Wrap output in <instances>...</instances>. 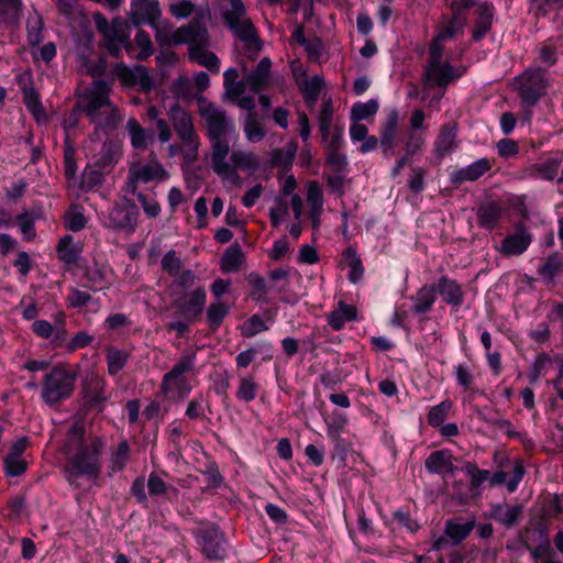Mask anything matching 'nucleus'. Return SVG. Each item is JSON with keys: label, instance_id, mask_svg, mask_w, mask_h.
Listing matches in <instances>:
<instances>
[{"label": "nucleus", "instance_id": "a878e982", "mask_svg": "<svg viewBox=\"0 0 563 563\" xmlns=\"http://www.w3.org/2000/svg\"><path fill=\"white\" fill-rule=\"evenodd\" d=\"M562 162L563 155L556 154L549 157L544 162L531 165L529 168V174L533 177L552 180L558 176Z\"/></svg>", "mask_w": 563, "mask_h": 563}, {"label": "nucleus", "instance_id": "ea45409f", "mask_svg": "<svg viewBox=\"0 0 563 563\" xmlns=\"http://www.w3.org/2000/svg\"><path fill=\"white\" fill-rule=\"evenodd\" d=\"M228 314L229 307L224 302L220 300L211 302L206 310V320L209 328L213 331L219 329Z\"/></svg>", "mask_w": 563, "mask_h": 563}, {"label": "nucleus", "instance_id": "f3484780", "mask_svg": "<svg viewBox=\"0 0 563 563\" xmlns=\"http://www.w3.org/2000/svg\"><path fill=\"white\" fill-rule=\"evenodd\" d=\"M398 122V112L391 111L382 126L379 143L383 150V154L386 157L393 156L395 154Z\"/></svg>", "mask_w": 563, "mask_h": 563}, {"label": "nucleus", "instance_id": "423d86ee", "mask_svg": "<svg viewBox=\"0 0 563 563\" xmlns=\"http://www.w3.org/2000/svg\"><path fill=\"white\" fill-rule=\"evenodd\" d=\"M93 21L97 31L101 35V45L107 52L115 58H119L122 49L131 55L133 45L130 41V26L121 18L113 19L109 22L102 14L96 13Z\"/></svg>", "mask_w": 563, "mask_h": 563}, {"label": "nucleus", "instance_id": "9d476101", "mask_svg": "<svg viewBox=\"0 0 563 563\" xmlns=\"http://www.w3.org/2000/svg\"><path fill=\"white\" fill-rule=\"evenodd\" d=\"M207 301V292L203 286H198L189 292H184L183 296L173 301V307L177 309L178 313L187 321H195L205 310Z\"/></svg>", "mask_w": 563, "mask_h": 563}, {"label": "nucleus", "instance_id": "bf43d9fd", "mask_svg": "<svg viewBox=\"0 0 563 563\" xmlns=\"http://www.w3.org/2000/svg\"><path fill=\"white\" fill-rule=\"evenodd\" d=\"M404 151L406 156L412 157L415 154H417L421 147L424 144V139L420 133H417L415 131H409L406 133L404 140Z\"/></svg>", "mask_w": 563, "mask_h": 563}, {"label": "nucleus", "instance_id": "a18cd8bd", "mask_svg": "<svg viewBox=\"0 0 563 563\" xmlns=\"http://www.w3.org/2000/svg\"><path fill=\"white\" fill-rule=\"evenodd\" d=\"M27 43L36 46L43 41V19L35 11L30 13L26 20Z\"/></svg>", "mask_w": 563, "mask_h": 563}, {"label": "nucleus", "instance_id": "0eeeda50", "mask_svg": "<svg viewBox=\"0 0 563 563\" xmlns=\"http://www.w3.org/2000/svg\"><path fill=\"white\" fill-rule=\"evenodd\" d=\"M77 373L66 366L57 365L47 373L42 383V400L49 405H56L69 398L75 389Z\"/></svg>", "mask_w": 563, "mask_h": 563}, {"label": "nucleus", "instance_id": "bb28decb", "mask_svg": "<svg viewBox=\"0 0 563 563\" xmlns=\"http://www.w3.org/2000/svg\"><path fill=\"white\" fill-rule=\"evenodd\" d=\"M323 86L324 80L319 75H316L311 78H305L298 82V87L302 93L303 100L310 109L314 107Z\"/></svg>", "mask_w": 563, "mask_h": 563}, {"label": "nucleus", "instance_id": "69168bd1", "mask_svg": "<svg viewBox=\"0 0 563 563\" xmlns=\"http://www.w3.org/2000/svg\"><path fill=\"white\" fill-rule=\"evenodd\" d=\"M136 197L145 214L150 218H156L161 213V206L154 197L136 191Z\"/></svg>", "mask_w": 563, "mask_h": 563}, {"label": "nucleus", "instance_id": "3c124183", "mask_svg": "<svg viewBox=\"0 0 563 563\" xmlns=\"http://www.w3.org/2000/svg\"><path fill=\"white\" fill-rule=\"evenodd\" d=\"M563 264L558 254L550 255L545 258V261L539 266L538 274L542 279L547 282H552L553 278L562 271Z\"/></svg>", "mask_w": 563, "mask_h": 563}, {"label": "nucleus", "instance_id": "8fccbe9b", "mask_svg": "<svg viewBox=\"0 0 563 563\" xmlns=\"http://www.w3.org/2000/svg\"><path fill=\"white\" fill-rule=\"evenodd\" d=\"M456 137V126L445 124L442 126L441 132L435 142L437 152L440 155L448 153L454 147Z\"/></svg>", "mask_w": 563, "mask_h": 563}, {"label": "nucleus", "instance_id": "f8f14e48", "mask_svg": "<svg viewBox=\"0 0 563 563\" xmlns=\"http://www.w3.org/2000/svg\"><path fill=\"white\" fill-rule=\"evenodd\" d=\"M139 218L135 205H114L108 212L107 227L125 232H134Z\"/></svg>", "mask_w": 563, "mask_h": 563}, {"label": "nucleus", "instance_id": "6ab92c4d", "mask_svg": "<svg viewBox=\"0 0 563 563\" xmlns=\"http://www.w3.org/2000/svg\"><path fill=\"white\" fill-rule=\"evenodd\" d=\"M435 290L448 305L460 307L464 301L462 286L455 279L448 276L439 278Z\"/></svg>", "mask_w": 563, "mask_h": 563}, {"label": "nucleus", "instance_id": "c85d7f7f", "mask_svg": "<svg viewBox=\"0 0 563 563\" xmlns=\"http://www.w3.org/2000/svg\"><path fill=\"white\" fill-rule=\"evenodd\" d=\"M494 8L488 4H482L477 9V20L472 32L474 41H481L492 29Z\"/></svg>", "mask_w": 563, "mask_h": 563}, {"label": "nucleus", "instance_id": "473e14b6", "mask_svg": "<svg viewBox=\"0 0 563 563\" xmlns=\"http://www.w3.org/2000/svg\"><path fill=\"white\" fill-rule=\"evenodd\" d=\"M56 252L59 261L70 265L79 258L81 247L75 243L71 235H65L58 241Z\"/></svg>", "mask_w": 563, "mask_h": 563}, {"label": "nucleus", "instance_id": "ddd939ff", "mask_svg": "<svg viewBox=\"0 0 563 563\" xmlns=\"http://www.w3.org/2000/svg\"><path fill=\"white\" fill-rule=\"evenodd\" d=\"M180 44H188L189 47L208 46L209 35L205 24L194 19L188 24L176 29L174 45Z\"/></svg>", "mask_w": 563, "mask_h": 563}, {"label": "nucleus", "instance_id": "0e129e2a", "mask_svg": "<svg viewBox=\"0 0 563 563\" xmlns=\"http://www.w3.org/2000/svg\"><path fill=\"white\" fill-rule=\"evenodd\" d=\"M334 446L331 454L332 460H338L341 464H345L347 452H349V443L341 437V434H338L336 432L332 434V437H329Z\"/></svg>", "mask_w": 563, "mask_h": 563}, {"label": "nucleus", "instance_id": "79ce46f5", "mask_svg": "<svg viewBox=\"0 0 563 563\" xmlns=\"http://www.w3.org/2000/svg\"><path fill=\"white\" fill-rule=\"evenodd\" d=\"M298 146L295 142H289L283 148H275L272 152L271 158L275 166L288 168L292 165L297 153Z\"/></svg>", "mask_w": 563, "mask_h": 563}, {"label": "nucleus", "instance_id": "f704fd0d", "mask_svg": "<svg viewBox=\"0 0 563 563\" xmlns=\"http://www.w3.org/2000/svg\"><path fill=\"white\" fill-rule=\"evenodd\" d=\"M126 131L131 139V144L134 148H146L148 141L152 139V134L147 133L135 118H130L128 120Z\"/></svg>", "mask_w": 563, "mask_h": 563}, {"label": "nucleus", "instance_id": "37998d69", "mask_svg": "<svg viewBox=\"0 0 563 563\" xmlns=\"http://www.w3.org/2000/svg\"><path fill=\"white\" fill-rule=\"evenodd\" d=\"M333 121V104L332 100L328 98L323 100L320 112L318 115L319 132L322 141H327L330 135V129Z\"/></svg>", "mask_w": 563, "mask_h": 563}, {"label": "nucleus", "instance_id": "774afa93", "mask_svg": "<svg viewBox=\"0 0 563 563\" xmlns=\"http://www.w3.org/2000/svg\"><path fill=\"white\" fill-rule=\"evenodd\" d=\"M172 286L179 288L180 290L188 292L191 289L198 277L191 269H184L178 276L174 277Z\"/></svg>", "mask_w": 563, "mask_h": 563}, {"label": "nucleus", "instance_id": "58836bf2", "mask_svg": "<svg viewBox=\"0 0 563 563\" xmlns=\"http://www.w3.org/2000/svg\"><path fill=\"white\" fill-rule=\"evenodd\" d=\"M130 358V353L124 350H119L113 346H109L107 349V365H108V373L111 376H115L119 374L123 367L126 365L128 361Z\"/></svg>", "mask_w": 563, "mask_h": 563}, {"label": "nucleus", "instance_id": "4be33fe9", "mask_svg": "<svg viewBox=\"0 0 563 563\" xmlns=\"http://www.w3.org/2000/svg\"><path fill=\"white\" fill-rule=\"evenodd\" d=\"M503 212V207L496 201L481 205L476 212L478 227L485 230H494L498 225Z\"/></svg>", "mask_w": 563, "mask_h": 563}, {"label": "nucleus", "instance_id": "f257e3e1", "mask_svg": "<svg viewBox=\"0 0 563 563\" xmlns=\"http://www.w3.org/2000/svg\"><path fill=\"white\" fill-rule=\"evenodd\" d=\"M198 113L205 121L207 136L210 140L211 166L213 172L222 179L238 183L240 176L236 169L254 170L258 167V158L254 153L241 150L233 151L230 163L227 157L230 153V144L225 135L235 132L234 123L227 117L223 109L201 93L196 96Z\"/></svg>", "mask_w": 563, "mask_h": 563}, {"label": "nucleus", "instance_id": "4d7b16f0", "mask_svg": "<svg viewBox=\"0 0 563 563\" xmlns=\"http://www.w3.org/2000/svg\"><path fill=\"white\" fill-rule=\"evenodd\" d=\"M162 269L170 277H176L181 273L183 261L175 250H169L161 261Z\"/></svg>", "mask_w": 563, "mask_h": 563}, {"label": "nucleus", "instance_id": "20e7f679", "mask_svg": "<svg viewBox=\"0 0 563 563\" xmlns=\"http://www.w3.org/2000/svg\"><path fill=\"white\" fill-rule=\"evenodd\" d=\"M224 24L244 43L249 58L253 60L262 49V43L252 21L246 16L242 0H230V9L222 13Z\"/></svg>", "mask_w": 563, "mask_h": 563}, {"label": "nucleus", "instance_id": "de8ad7c7", "mask_svg": "<svg viewBox=\"0 0 563 563\" xmlns=\"http://www.w3.org/2000/svg\"><path fill=\"white\" fill-rule=\"evenodd\" d=\"M378 111V102L375 99H371L366 102H356L351 108V120L353 122H360L373 117Z\"/></svg>", "mask_w": 563, "mask_h": 563}, {"label": "nucleus", "instance_id": "aec40b11", "mask_svg": "<svg viewBox=\"0 0 563 563\" xmlns=\"http://www.w3.org/2000/svg\"><path fill=\"white\" fill-rule=\"evenodd\" d=\"M427 471L431 474H453L456 467L453 465V456L448 450L432 452L424 461Z\"/></svg>", "mask_w": 563, "mask_h": 563}, {"label": "nucleus", "instance_id": "dca6fc26", "mask_svg": "<svg viewBox=\"0 0 563 563\" xmlns=\"http://www.w3.org/2000/svg\"><path fill=\"white\" fill-rule=\"evenodd\" d=\"M492 166V162L488 158H479L466 167L452 172L450 175V181L454 186H460L467 181H476L489 172Z\"/></svg>", "mask_w": 563, "mask_h": 563}, {"label": "nucleus", "instance_id": "6e6d98bb", "mask_svg": "<svg viewBox=\"0 0 563 563\" xmlns=\"http://www.w3.org/2000/svg\"><path fill=\"white\" fill-rule=\"evenodd\" d=\"M466 20L457 13H454L448 24L437 34L438 41L453 38L465 26Z\"/></svg>", "mask_w": 563, "mask_h": 563}, {"label": "nucleus", "instance_id": "2f4dec72", "mask_svg": "<svg viewBox=\"0 0 563 563\" xmlns=\"http://www.w3.org/2000/svg\"><path fill=\"white\" fill-rule=\"evenodd\" d=\"M435 299V285H423L412 298L415 302L412 307L413 312L420 314L430 311Z\"/></svg>", "mask_w": 563, "mask_h": 563}, {"label": "nucleus", "instance_id": "4468645a", "mask_svg": "<svg viewBox=\"0 0 563 563\" xmlns=\"http://www.w3.org/2000/svg\"><path fill=\"white\" fill-rule=\"evenodd\" d=\"M107 383L97 375L87 376L82 382V396L87 407L102 411L108 400Z\"/></svg>", "mask_w": 563, "mask_h": 563}, {"label": "nucleus", "instance_id": "6e6552de", "mask_svg": "<svg viewBox=\"0 0 563 563\" xmlns=\"http://www.w3.org/2000/svg\"><path fill=\"white\" fill-rule=\"evenodd\" d=\"M550 79L545 69L541 67L529 68L514 78L512 87L526 108L534 107L547 93Z\"/></svg>", "mask_w": 563, "mask_h": 563}, {"label": "nucleus", "instance_id": "e433bc0d", "mask_svg": "<svg viewBox=\"0 0 563 563\" xmlns=\"http://www.w3.org/2000/svg\"><path fill=\"white\" fill-rule=\"evenodd\" d=\"M119 147L110 140L103 142L101 150L96 161V166L99 169L111 168L120 157Z\"/></svg>", "mask_w": 563, "mask_h": 563}, {"label": "nucleus", "instance_id": "c756f323", "mask_svg": "<svg viewBox=\"0 0 563 563\" xmlns=\"http://www.w3.org/2000/svg\"><path fill=\"white\" fill-rule=\"evenodd\" d=\"M525 474L523 465L520 462H517L512 468V476L508 478V474L506 472L499 471L490 474L489 481L490 485H506L507 489L512 493L517 489L518 484L522 479Z\"/></svg>", "mask_w": 563, "mask_h": 563}, {"label": "nucleus", "instance_id": "e2e57ef3", "mask_svg": "<svg viewBox=\"0 0 563 563\" xmlns=\"http://www.w3.org/2000/svg\"><path fill=\"white\" fill-rule=\"evenodd\" d=\"M288 202L282 197H276L275 205L269 209V219L274 228H278L282 220L288 214Z\"/></svg>", "mask_w": 563, "mask_h": 563}, {"label": "nucleus", "instance_id": "a19ab883", "mask_svg": "<svg viewBox=\"0 0 563 563\" xmlns=\"http://www.w3.org/2000/svg\"><path fill=\"white\" fill-rule=\"evenodd\" d=\"M260 385L255 380L254 376L245 375L240 377L239 385L236 389V398L244 401L251 402L253 401L258 393Z\"/></svg>", "mask_w": 563, "mask_h": 563}, {"label": "nucleus", "instance_id": "cd10ccee", "mask_svg": "<svg viewBox=\"0 0 563 563\" xmlns=\"http://www.w3.org/2000/svg\"><path fill=\"white\" fill-rule=\"evenodd\" d=\"M521 514L520 505H497L492 510V517L508 529L518 523Z\"/></svg>", "mask_w": 563, "mask_h": 563}, {"label": "nucleus", "instance_id": "7c9ffc66", "mask_svg": "<svg viewBox=\"0 0 563 563\" xmlns=\"http://www.w3.org/2000/svg\"><path fill=\"white\" fill-rule=\"evenodd\" d=\"M474 527V519L465 522L457 519H450L445 522L444 533L453 541L454 544H457L470 536Z\"/></svg>", "mask_w": 563, "mask_h": 563}, {"label": "nucleus", "instance_id": "052dcab7", "mask_svg": "<svg viewBox=\"0 0 563 563\" xmlns=\"http://www.w3.org/2000/svg\"><path fill=\"white\" fill-rule=\"evenodd\" d=\"M21 7V0H0V21H15L19 18Z\"/></svg>", "mask_w": 563, "mask_h": 563}, {"label": "nucleus", "instance_id": "f03ea898", "mask_svg": "<svg viewBox=\"0 0 563 563\" xmlns=\"http://www.w3.org/2000/svg\"><path fill=\"white\" fill-rule=\"evenodd\" d=\"M67 462L64 465V476L75 489L80 487V478L91 482L99 479L102 471V455L106 440L92 433L87 434L82 421H75L65 439Z\"/></svg>", "mask_w": 563, "mask_h": 563}, {"label": "nucleus", "instance_id": "4c0bfd02", "mask_svg": "<svg viewBox=\"0 0 563 563\" xmlns=\"http://www.w3.org/2000/svg\"><path fill=\"white\" fill-rule=\"evenodd\" d=\"M244 261V254L239 245L228 247L220 260V268L223 273H232L240 269Z\"/></svg>", "mask_w": 563, "mask_h": 563}, {"label": "nucleus", "instance_id": "39448f33", "mask_svg": "<svg viewBox=\"0 0 563 563\" xmlns=\"http://www.w3.org/2000/svg\"><path fill=\"white\" fill-rule=\"evenodd\" d=\"M166 114L176 135L181 141L179 151L181 152L185 163H195L198 158L200 141L194 125L191 113L178 102H175L168 108Z\"/></svg>", "mask_w": 563, "mask_h": 563}, {"label": "nucleus", "instance_id": "49530a36", "mask_svg": "<svg viewBox=\"0 0 563 563\" xmlns=\"http://www.w3.org/2000/svg\"><path fill=\"white\" fill-rule=\"evenodd\" d=\"M344 256L349 261V280L353 284H357L363 279L364 276V267L362 260L357 255L356 250L352 246L345 250Z\"/></svg>", "mask_w": 563, "mask_h": 563}, {"label": "nucleus", "instance_id": "864d4df0", "mask_svg": "<svg viewBox=\"0 0 563 563\" xmlns=\"http://www.w3.org/2000/svg\"><path fill=\"white\" fill-rule=\"evenodd\" d=\"M561 8H563V0H529V11L537 18L545 16Z\"/></svg>", "mask_w": 563, "mask_h": 563}, {"label": "nucleus", "instance_id": "c03bdc74", "mask_svg": "<svg viewBox=\"0 0 563 563\" xmlns=\"http://www.w3.org/2000/svg\"><path fill=\"white\" fill-rule=\"evenodd\" d=\"M246 280L251 287L250 297L256 302H267L268 287L265 279L258 273H250Z\"/></svg>", "mask_w": 563, "mask_h": 563}, {"label": "nucleus", "instance_id": "680f3d73", "mask_svg": "<svg viewBox=\"0 0 563 563\" xmlns=\"http://www.w3.org/2000/svg\"><path fill=\"white\" fill-rule=\"evenodd\" d=\"M266 330L267 325L263 319L258 314H254L243 323L241 333L244 338H252Z\"/></svg>", "mask_w": 563, "mask_h": 563}, {"label": "nucleus", "instance_id": "7ed1b4c3", "mask_svg": "<svg viewBox=\"0 0 563 563\" xmlns=\"http://www.w3.org/2000/svg\"><path fill=\"white\" fill-rule=\"evenodd\" d=\"M111 85L98 79L91 84V87L85 92L82 101V111L95 125L93 135L99 132L110 134L114 132L123 120L120 109L110 100Z\"/></svg>", "mask_w": 563, "mask_h": 563}, {"label": "nucleus", "instance_id": "412c9836", "mask_svg": "<svg viewBox=\"0 0 563 563\" xmlns=\"http://www.w3.org/2000/svg\"><path fill=\"white\" fill-rule=\"evenodd\" d=\"M272 62L268 57L260 60L254 70L245 76L247 86L254 93H260L268 86Z\"/></svg>", "mask_w": 563, "mask_h": 563}, {"label": "nucleus", "instance_id": "13d9d810", "mask_svg": "<svg viewBox=\"0 0 563 563\" xmlns=\"http://www.w3.org/2000/svg\"><path fill=\"white\" fill-rule=\"evenodd\" d=\"M452 402L444 400L437 406H433L428 413V423L432 427H440L448 418L451 410Z\"/></svg>", "mask_w": 563, "mask_h": 563}, {"label": "nucleus", "instance_id": "1a4fd4ad", "mask_svg": "<svg viewBox=\"0 0 563 563\" xmlns=\"http://www.w3.org/2000/svg\"><path fill=\"white\" fill-rule=\"evenodd\" d=\"M168 178L169 173L157 159H152L147 164H133L128 172L125 190L134 195L140 183L164 181Z\"/></svg>", "mask_w": 563, "mask_h": 563}, {"label": "nucleus", "instance_id": "2eb2a0df", "mask_svg": "<svg viewBox=\"0 0 563 563\" xmlns=\"http://www.w3.org/2000/svg\"><path fill=\"white\" fill-rule=\"evenodd\" d=\"M161 14L158 0H131L130 19L135 26L155 25Z\"/></svg>", "mask_w": 563, "mask_h": 563}, {"label": "nucleus", "instance_id": "09e8293b", "mask_svg": "<svg viewBox=\"0 0 563 563\" xmlns=\"http://www.w3.org/2000/svg\"><path fill=\"white\" fill-rule=\"evenodd\" d=\"M129 459L130 445L128 441L123 440L118 444L117 449L112 452L109 468L113 473L120 472L125 467Z\"/></svg>", "mask_w": 563, "mask_h": 563}, {"label": "nucleus", "instance_id": "603ef678", "mask_svg": "<svg viewBox=\"0 0 563 563\" xmlns=\"http://www.w3.org/2000/svg\"><path fill=\"white\" fill-rule=\"evenodd\" d=\"M36 219H38V214L29 211H24L16 217L20 231L26 241H32L36 235L34 225Z\"/></svg>", "mask_w": 563, "mask_h": 563}, {"label": "nucleus", "instance_id": "9b49d317", "mask_svg": "<svg viewBox=\"0 0 563 563\" xmlns=\"http://www.w3.org/2000/svg\"><path fill=\"white\" fill-rule=\"evenodd\" d=\"M197 537L203 554L210 560H224L227 551L224 548V534L214 525L198 530Z\"/></svg>", "mask_w": 563, "mask_h": 563}, {"label": "nucleus", "instance_id": "338daca9", "mask_svg": "<svg viewBox=\"0 0 563 563\" xmlns=\"http://www.w3.org/2000/svg\"><path fill=\"white\" fill-rule=\"evenodd\" d=\"M3 463L5 475L11 477L22 475L27 467V463L24 459H13L12 456H5Z\"/></svg>", "mask_w": 563, "mask_h": 563}, {"label": "nucleus", "instance_id": "5fc2aeb1", "mask_svg": "<svg viewBox=\"0 0 563 563\" xmlns=\"http://www.w3.org/2000/svg\"><path fill=\"white\" fill-rule=\"evenodd\" d=\"M195 362H196V352L191 351V350H186L183 352V354L178 358L177 363L174 364V366L172 367V369L169 372H172L176 375L186 376V374L194 372Z\"/></svg>", "mask_w": 563, "mask_h": 563}, {"label": "nucleus", "instance_id": "393cba45", "mask_svg": "<svg viewBox=\"0 0 563 563\" xmlns=\"http://www.w3.org/2000/svg\"><path fill=\"white\" fill-rule=\"evenodd\" d=\"M424 75L427 79L439 87H445L455 75V69L450 63H428Z\"/></svg>", "mask_w": 563, "mask_h": 563}, {"label": "nucleus", "instance_id": "c9c22d12", "mask_svg": "<svg viewBox=\"0 0 563 563\" xmlns=\"http://www.w3.org/2000/svg\"><path fill=\"white\" fill-rule=\"evenodd\" d=\"M243 131L251 143L261 142L266 136V131L258 118V114H245L243 119Z\"/></svg>", "mask_w": 563, "mask_h": 563}, {"label": "nucleus", "instance_id": "5701e85b", "mask_svg": "<svg viewBox=\"0 0 563 563\" xmlns=\"http://www.w3.org/2000/svg\"><path fill=\"white\" fill-rule=\"evenodd\" d=\"M357 314L355 306L340 300L336 308L328 314L327 321L334 331H340L344 328L345 322L357 320Z\"/></svg>", "mask_w": 563, "mask_h": 563}, {"label": "nucleus", "instance_id": "72a5a7b5", "mask_svg": "<svg viewBox=\"0 0 563 563\" xmlns=\"http://www.w3.org/2000/svg\"><path fill=\"white\" fill-rule=\"evenodd\" d=\"M206 47H189V58L210 71L218 74L220 71V60L214 53L206 51Z\"/></svg>", "mask_w": 563, "mask_h": 563}, {"label": "nucleus", "instance_id": "b1692460", "mask_svg": "<svg viewBox=\"0 0 563 563\" xmlns=\"http://www.w3.org/2000/svg\"><path fill=\"white\" fill-rule=\"evenodd\" d=\"M531 235L525 231L507 235L499 246V252L505 256L521 255L530 245Z\"/></svg>", "mask_w": 563, "mask_h": 563}, {"label": "nucleus", "instance_id": "a211bd4d", "mask_svg": "<svg viewBox=\"0 0 563 563\" xmlns=\"http://www.w3.org/2000/svg\"><path fill=\"white\" fill-rule=\"evenodd\" d=\"M191 390V386L188 383L186 376L176 375L172 372L164 374L161 383V393L167 397L185 398Z\"/></svg>", "mask_w": 563, "mask_h": 563}]
</instances>
